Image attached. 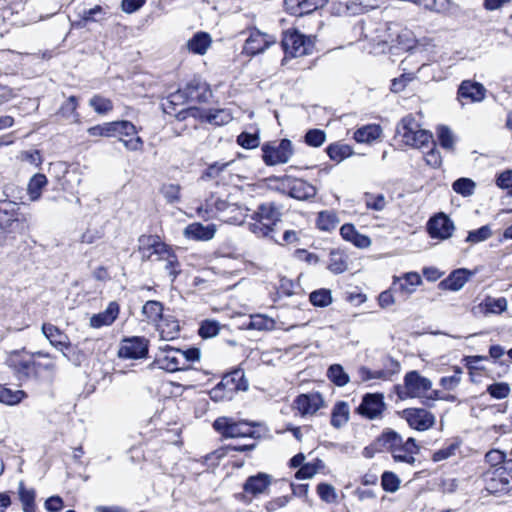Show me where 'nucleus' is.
<instances>
[{
	"label": "nucleus",
	"instance_id": "nucleus-1",
	"mask_svg": "<svg viewBox=\"0 0 512 512\" xmlns=\"http://www.w3.org/2000/svg\"><path fill=\"white\" fill-rule=\"evenodd\" d=\"M382 41L390 45V47L416 53H423L430 46L428 41L425 39L417 40L411 30L402 28L396 23H391L387 26V36Z\"/></svg>",
	"mask_w": 512,
	"mask_h": 512
},
{
	"label": "nucleus",
	"instance_id": "nucleus-2",
	"mask_svg": "<svg viewBox=\"0 0 512 512\" xmlns=\"http://www.w3.org/2000/svg\"><path fill=\"white\" fill-rule=\"evenodd\" d=\"M280 208L274 203L261 204L253 214L249 229L258 237L273 238L274 227L281 220Z\"/></svg>",
	"mask_w": 512,
	"mask_h": 512
},
{
	"label": "nucleus",
	"instance_id": "nucleus-3",
	"mask_svg": "<svg viewBox=\"0 0 512 512\" xmlns=\"http://www.w3.org/2000/svg\"><path fill=\"white\" fill-rule=\"evenodd\" d=\"M396 136L400 137L405 145L417 149L428 146L432 141V134L421 129L412 115H407L401 119L396 127Z\"/></svg>",
	"mask_w": 512,
	"mask_h": 512
},
{
	"label": "nucleus",
	"instance_id": "nucleus-4",
	"mask_svg": "<svg viewBox=\"0 0 512 512\" xmlns=\"http://www.w3.org/2000/svg\"><path fill=\"white\" fill-rule=\"evenodd\" d=\"M27 217L19 213L16 202L0 200V229L7 233L24 234L28 231Z\"/></svg>",
	"mask_w": 512,
	"mask_h": 512
},
{
	"label": "nucleus",
	"instance_id": "nucleus-5",
	"mask_svg": "<svg viewBox=\"0 0 512 512\" xmlns=\"http://www.w3.org/2000/svg\"><path fill=\"white\" fill-rule=\"evenodd\" d=\"M432 388L430 379L422 376L418 371H410L404 377V385L398 387L397 394L401 399H424Z\"/></svg>",
	"mask_w": 512,
	"mask_h": 512
},
{
	"label": "nucleus",
	"instance_id": "nucleus-6",
	"mask_svg": "<svg viewBox=\"0 0 512 512\" xmlns=\"http://www.w3.org/2000/svg\"><path fill=\"white\" fill-rule=\"evenodd\" d=\"M277 181L280 184L279 189L283 193L300 201L313 199L317 194L315 186L300 178L284 175L277 177Z\"/></svg>",
	"mask_w": 512,
	"mask_h": 512
},
{
	"label": "nucleus",
	"instance_id": "nucleus-7",
	"mask_svg": "<svg viewBox=\"0 0 512 512\" xmlns=\"http://www.w3.org/2000/svg\"><path fill=\"white\" fill-rule=\"evenodd\" d=\"M150 366L167 372H176L185 370V360L182 358L181 349L166 344L159 347Z\"/></svg>",
	"mask_w": 512,
	"mask_h": 512
},
{
	"label": "nucleus",
	"instance_id": "nucleus-8",
	"mask_svg": "<svg viewBox=\"0 0 512 512\" xmlns=\"http://www.w3.org/2000/svg\"><path fill=\"white\" fill-rule=\"evenodd\" d=\"M262 158L266 165L274 166L287 163L294 151L289 139H282L278 144L267 143L262 146Z\"/></svg>",
	"mask_w": 512,
	"mask_h": 512
},
{
	"label": "nucleus",
	"instance_id": "nucleus-9",
	"mask_svg": "<svg viewBox=\"0 0 512 512\" xmlns=\"http://www.w3.org/2000/svg\"><path fill=\"white\" fill-rule=\"evenodd\" d=\"M213 428L225 438L253 437V425L246 422H236L229 417H219L213 423Z\"/></svg>",
	"mask_w": 512,
	"mask_h": 512
},
{
	"label": "nucleus",
	"instance_id": "nucleus-10",
	"mask_svg": "<svg viewBox=\"0 0 512 512\" xmlns=\"http://www.w3.org/2000/svg\"><path fill=\"white\" fill-rule=\"evenodd\" d=\"M282 47L287 55L300 57L311 53L313 43L310 38L297 30H288L283 35Z\"/></svg>",
	"mask_w": 512,
	"mask_h": 512
},
{
	"label": "nucleus",
	"instance_id": "nucleus-11",
	"mask_svg": "<svg viewBox=\"0 0 512 512\" xmlns=\"http://www.w3.org/2000/svg\"><path fill=\"white\" fill-rule=\"evenodd\" d=\"M169 250L170 247L159 236L141 235L138 239V252L143 261L152 260L154 256L155 260L160 261Z\"/></svg>",
	"mask_w": 512,
	"mask_h": 512
},
{
	"label": "nucleus",
	"instance_id": "nucleus-12",
	"mask_svg": "<svg viewBox=\"0 0 512 512\" xmlns=\"http://www.w3.org/2000/svg\"><path fill=\"white\" fill-rule=\"evenodd\" d=\"M487 89L473 80H463L457 89V101L466 104L480 103L486 98Z\"/></svg>",
	"mask_w": 512,
	"mask_h": 512
},
{
	"label": "nucleus",
	"instance_id": "nucleus-13",
	"mask_svg": "<svg viewBox=\"0 0 512 512\" xmlns=\"http://www.w3.org/2000/svg\"><path fill=\"white\" fill-rule=\"evenodd\" d=\"M149 341L140 336L125 338L121 341L118 356L123 359H140L148 354Z\"/></svg>",
	"mask_w": 512,
	"mask_h": 512
},
{
	"label": "nucleus",
	"instance_id": "nucleus-14",
	"mask_svg": "<svg viewBox=\"0 0 512 512\" xmlns=\"http://www.w3.org/2000/svg\"><path fill=\"white\" fill-rule=\"evenodd\" d=\"M401 415L412 429L418 431H426L435 424L434 414L424 408H406Z\"/></svg>",
	"mask_w": 512,
	"mask_h": 512
},
{
	"label": "nucleus",
	"instance_id": "nucleus-15",
	"mask_svg": "<svg viewBox=\"0 0 512 512\" xmlns=\"http://www.w3.org/2000/svg\"><path fill=\"white\" fill-rule=\"evenodd\" d=\"M115 136L120 135V141L130 151H141L143 149V140L136 136V127L129 121L114 122Z\"/></svg>",
	"mask_w": 512,
	"mask_h": 512
},
{
	"label": "nucleus",
	"instance_id": "nucleus-16",
	"mask_svg": "<svg viewBox=\"0 0 512 512\" xmlns=\"http://www.w3.org/2000/svg\"><path fill=\"white\" fill-rule=\"evenodd\" d=\"M240 211V208L233 203H230L226 200L217 198L214 199L213 197L210 200L206 201L205 208L200 207L198 208V215L201 217H205V214L207 213H219L222 214L221 217L224 221H238L240 220V217L237 215L235 216H228L229 213H234ZM241 214V212H239Z\"/></svg>",
	"mask_w": 512,
	"mask_h": 512
},
{
	"label": "nucleus",
	"instance_id": "nucleus-17",
	"mask_svg": "<svg viewBox=\"0 0 512 512\" xmlns=\"http://www.w3.org/2000/svg\"><path fill=\"white\" fill-rule=\"evenodd\" d=\"M275 42L276 39L273 35L263 33L258 29H251L243 46V52L247 55L254 56L264 52Z\"/></svg>",
	"mask_w": 512,
	"mask_h": 512
},
{
	"label": "nucleus",
	"instance_id": "nucleus-18",
	"mask_svg": "<svg viewBox=\"0 0 512 512\" xmlns=\"http://www.w3.org/2000/svg\"><path fill=\"white\" fill-rule=\"evenodd\" d=\"M294 408L302 417L313 416L325 406L324 399L319 392L300 394L294 400Z\"/></svg>",
	"mask_w": 512,
	"mask_h": 512
},
{
	"label": "nucleus",
	"instance_id": "nucleus-19",
	"mask_svg": "<svg viewBox=\"0 0 512 512\" xmlns=\"http://www.w3.org/2000/svg\"><path fill=\"white\" fill-rule=\"evenodd\" d=\"M454 229L452 220L443 213L434 216L427 223V231L432 238L448 239L452 236Z\"/></svg>",
	"mask_w": 512,
	"mask_h": 512
},
{
	"label": "nucleus",
	"instance_id": "nucleus-20",
	"mask_svg": "<svg viewBox=\"0 0 512 512\" xmlns=\"http://www.w3.org/2000/svg\"><path fill=\"white\" fill-rule=\"evenodd\" d=\"M187 112L201 121H206L210 124L221 126L229 123L232 120L231 113L226 109H209L203 110L196 107H190Z\"/></svg>",
	"mask_w": 512,
	"mask_h": 512
},
{
	"label": "nucleus",
	"instance_id": "nucleus-21",
	"mask_svg": "<svg viewBox=\"0 0 512 512\" xmlns=\"http://www.w3.org/2000/svg\"><path fill=\"white\" fill-rule=\"evenodd\" d=\"M385 409V403L381 394H366L357 411L368 419L379 417Z\"/></svg>",
	"mask_w": 512,
	"mask_h": 512
},
{
	"label": "nucleus",
	"instance_id": "nucleus-22",
	"mask_svg": "<svg viewBox=\"0 0 512 512\" xmlns=\"http://www.w3.org/2000/svg\"><path fill=\"white\" fill-rule=\"evenodd\" d=\"M422 284V278L417 272L405 273L402 277H394L391 289L402 296L408 297Z\"/></svg>",
	"mask_w": 512,
	"mask_h": 512
},
{
	"label": "nucleus",
	"instance_id": "nucleus-23",
	"mask_svg": "<svg viewBox=\"0 0 512 512\" xmlns=\"http://www.w3.org/2000/svg\"><path fill=\"white\" fill-rule=\"evenodd\" d=\"M327 0H284L285 10L293 16H304L323 7Z\"/></svg>",
	"mask_w": 512,
	"mask_h": 512
},
{
	"label": "nucleus",
	"instance_id": "nucleus-24",
	"mask_svg": "<svg viewBox=\"0 0 512 512\" xmlns=\"http://www.w3.org/2000/svg\"><path fill=\"white\" fill-rule=\"evenodd\" d=\"M9 365L13 369L16 377L19 380L24 381L36 375L37 366H40V363L31 359H24L20 355L16 354L10 358Z\"/></svg>",
	"mask_w": 512,
	"mask_h": 512
},
{
	"label": "nucleus",
	"instance_id": "nucleus-25",
	"mask_svg": "<svg viewBox=\"0 0 512 512\" xmlns=\"http://www.w3.org/2000/svg\"><path fill=\"white\" fill-rule=\"evenodd\" d=\"M41 330L43 335L49 341V343L54 348L61 351L64 356H66L64 350L68 349L71 346V342L68 335L64 333L62 330H60L57 326L50 323H44L41 327Z\"/></svg>",
	"mask_w": 512,
	"mask_h": 512
},
{
	"label": "nucleus",
	"instance_id": "nucleus-26",
	"mask_svg": "<svg viewBox=\"0 0 512 512\" xmlns=\"http://www.w3.org/2000/svg\"><path fill=\"white\" fill-rule=\"evenodd\" d=\"M120 312L119 304L112 301L108 304L107 308L100 313L93 314L90 317L89 324L92 328L98 329L103 326H110L117 319Z\"/></svg>",
	"mask_w": 512,
	"mask_h": 512
},
{
	"label": "nucleus",
	"instance_id": "nucleus-27",
	"mask_svg": "<svg viewBox=\"0 0 512 512\" xmlns=\"http://www.w3.org/2000/svg\"><path fill=\"white\" fill-rule=\"evenodd\" d=\"M419 452V447L414 438H408L402 441L392 452V457L396 462H403L410 465L415 463V454Z\"/></svg>",
	"mask_w": 512,
	"mask_h": 512
},
{
	"label": "nucleus",
	"instance_id": "nucleus-28",
	"mask_svg": "<svg viewBox=\"0 0 512 512\" xmlns=\"http://www.w3.org/2000/svg\"><path fill=\"white\" fill-rule=\"evenodd\" d=\"M471 275L472 273L464 268L454 270L438 284V287L441 290L459 291L468 282Z\"/></svg>",
	"mask_w": 512,
	"mask_h": 512
},
{
	"label": "nucleus",
	"instance_id": "nucleus-29",
	"mask_svg": "<svg viewBox=\"0 0 512 512\" xmlns=\"http://www.w3.org/2000/svg\"><path fill=\"white\" fill-rule=\"evenodd\" d=\"M188 101L206 102L211 96L208 85L199 79H193L187 83L184 89Z\"/></svg>",
	"mask_w": 512,
	"mask_h": 512
},
{
	"label": "nucleus",
	"instance_id": "nucleus-30",
	"mask_svg": "<svg viewBox=\"0 0 512 512\" xmlns=\"http://www.w3.org/2000/svg\"><path fill=\"white\" fill-rule=\"evenodd\" d=\"M270 484L271 477L268 474L258 473L257 475L250 476L246 480L243 489L246 493L257 496L265 493Z\"/></svg>",
	"mask_w": 512,
	"mask_h": 512
},
{
	"label": "nucleus",
	"instance_id": "nucleus-31",
	"mask_svg": "<svg viewBox=\"0 0 512 512\" xmlns=\"http://www.w3.org/2000/svg\"><path fill=\"white\" fill-rule=\"evenodd\" d=\"M220 386H223L230 394H234L239 390H247L248 383L244 380V373L241 370H234L230 374L225 375L220 381Z\"/></svg>",
	"mask_w": 512,
	"mask_h": 512
},
{
	"label": "nucleus",
	"instance_id": "nucleus-32",
	"mask_svg": "<svg viewBox=\"0 0 512 512\" xmlns=\"http://www.w3.org/2000/svg\"><path fill=\"white\" fill-rule=\"evenodd\" d=\"M216 232L214 224L203 225L201 223H192L185 228L184 234L188 238L195 240H211Z\"/></svg>",
	"mask_w": 512,
	"mask_h": 512
},
{
	"label": "nucleus",
	"instance_id": "nucleus-33",
	"mask_svg": "<svg viewBox=\"0 0 512 512\" xmlns=\"http://www.w3.org/2000/svg\"><path fill=\"white\" fill-rule=\"evenodd\" d=\"M186 102H188L187 96L185 94V91L182 89H178L174 93H171L163 102H162V109L166 114L175 115L176 117H179L184 110H177L178 106L184 105Z\"/></svg>",
	"mask_w": 512,
	"mask_h": 512
},
{
	"label": "nucleus",
	"instance_id": "nucleus-34",
	"mask_svg": "<svg viewBox=\"0 0 512 512\" xmlns=\"http://www.w3.org/2000/svg\"><path fill=\"white\" fill-rule=\"evenodd\" d=\"M211 36L206 32H197L186 43L189 52L197 55H204L211 46Z\"/></svg>",
	"mask_w": 512,
	"mask_h": 512
},
{
	"label": "nucleus",
	"instance_id": "nucleus-35",
	"mask_svg": "<svg viewBox=\"0 0 512 512\" xmlns=\"http://www.w3.org/2000/svg\"><path fill=\"white\" fill-rule=\"evenodd\" d=\"M340 234L343 239L350 241L358 248H367L371 245L368 236L360 234L352 224H344L340 228Z\"/></svg>",
	"mask_w": 512,
	"mask_h": 512
},
{
	"label": "nucleus",
	"instance_id": "nucleus-36",
	"mask_svg": "<svg viewBox=\"0 0 512 512\" xmlns=\"http://www.w3.org/2000/svg\"><path fill=\"white\" fill-rule=\"evenodd\" d=\"M411 58H412V55H409L404 60H402L400 66H401L403 73L399 77L394 78L392 80V83H391V91L392 92L399 93V92L404 91L406 86L416 78V73L407 72L408 65L410 63Z\"/></svg>",
	"mask_w": 512,
	"mask_h": 512
},
{
	"label": "nucleus",
	"instance_id": "nucleus-37",
	"mask_svg": "<svg viewBox=\"0 0 512 512\" xmlns=\"http://www.w3.org/2000/svg\"><path fill=\"white\" fill-rule=\"evenodd\" d=\"M489 486L494 492H508L512 488V476L508 475L504 468H497L493 472Z\"/></svg>",
	"mask_w": 512,
	"mask_h": 512
},
{
	"label": "nucleus",
	"instance_id": "nucleus-38",
	"mask_svg": "<svg viewBox=\"0 0 512 512\" xmlns=\"http://www.w3.org/2000/svg\"><path fill=\"white\" fill-rule=\"evenodd\" d=\"M157 330L162 340L170 341L178 336L180 326L174 317L165 316L157 323Z\"/></svg>",
	"mask_w": 512,
	"mask_h": 512
},
{
	"label": "nucleus",
	"instance_id": "nucleus-39",
	"mask_svg": "<svg viewBox=\"0 0 512 512\" xmlns=\"http://www.w3.org/2000/svg\"><path fill=\"white\" fill-rule=\"evenodd\" d=\"M402 441V437L397 432L387 429L377 438L375 445L377 449L386 450L392 454Z\"/></svg>",
	"mask_w": 512,
	"mask_h": 512
},
{
	"label": "nucleus",
	"instance_id": "nucleus-40",
	"mask_svg": "<svg viewBox=\"0 0 512 512\" xmlns=\"http://www.w3.org/2000/svg\"><path fill=\"white\" fill-rule=\"evenodd\" d=\"M350 417V408L347 402L339 401L337 402L331 413V425L339 429L343 427L348 421Z\"/></svg>",
	"mask_w": 512,
	"mask_h": 512
},
{
	"label": "nucleus",
	"instance_id": "nucleus-41",
	"mask_svg": "<svg viewBox=\"0 0 512 512\" xmlns=\"http://www.w3.org/2000/svg\"><path fill=\"white\" fill-rule=\"evenodd\" d=\"M18 496L24 512H36V491L34 488H27L23 481L19 482Z\"/></svg>",
	"mask_w": 512,
	"mask_h": 512
},
{
	"label": "nucleus",
	"instance_id": "nucleus-42",
	"mask_svg": "<svg viewBox=\"0 0 512 512\" xmlns=\"http://www.w3.org/2000/svg\"><path fill=\"white\" fill-rule=\"evenodd\" d=\"M142 314L150 323L157 324L165 316H163V305L159 301L149 300L142 307Z\"/></svg>",
	"mask_w": 512,
	"mask_h": 512
},
{
	"label": "nucleus",
	"instance_id": "nucleus-43",
	"mask_svg": "<svg viewBox=\"0 0 512 512\" xmlns=\"http://www.w3.org/2000/svg\"><path fill=\"white\" fill-rule=\"evenodd\" d=\"M382 130L379 125H366L354 133V139L359 143H369L380 137Z\"/></svg>",
	"mask_w": 512,
	"mask_h": 512
},
{
	"label": "nucleus",
	"instance_id": "nucleus-44",
	"mask_svg": "<svg viewBox=\"0 0 512 512\" xmlns=\"http://www.w3.org/2000/svg\"><path fill=\"white\" fill-rule=\"evenodd\" d=\"M47 184V178L44 174H35L28 183V194L32 201H36L41 196L42 189Z\"/></svg>",
	"mask_w": 512,
	"mask_h": 512
},
{
	"label": "nucleus",
	"instance_id": "nucleus-45",
	"mask_svg": "<svg viewBox=\"0 0 512 512\" xmlns=\"http://www.w3.org/2000/svg\"><path fill=\"white\" fill-rule=\"evenodd\" d=\"M327 377L332 383L339 387L345 386L350 380L349 375L340 364L331 365L328 368Z\"/></svg>",
	"mask_w": 512,
	"mask_h": 512
},
{
	"label": "nucleus",
	"instance_id": "nucleus-46",
	"mask_svg": "<svg viewBox=\"0 0 512 512\" xmlns=\"http://www.w3.org/2000/svg\"><path fill=\"white\" fill-rule=\"evenodd\" d=\"M331 160L341 162L352 155V149L346 144H331L326 149Z\"/></svg>",
	"mask_w": 512,
	"mask_h": 512
},
{
	"label": "nucleus",
	"instance_id": "nucleus-47",
	"mask_svg": "<svg viewBox=\"0 0 512 512\" xmlns=\"http://www.w3.org/2000/svg\"><path fill=\"white\" fill-rule=\"evenodd\" d=\"M25 392L22 390H12L0 384V402L7 405L18 404L23 397Z\"/></svg>",
	"mask_w": 512,
	"mask_h": 512
},
{
	"label": "nucleus",
	"instance_id": "nucleus-48",
	"mask_svg": "<svg viewBox=\"0 0 512 512\" xmlns=\"http://www.w3.org/2000/svg\"><path fill=\"white\" fill-rule=\"evenodd\" d=\"M249 329L255 330H272L275 327V321L272 318H269L265 315L257 314L251 316L250 322L247 326Z\"/></svg>",
	"mask_w": 512,
	"mask_h": 512
},
{
	"label": "nucleus",
	"instance_id": "nucleus-49",
	"mask_svg": "<svg viewBox=\"0 0 512 512\" xmlns=\"http://www.w3.org/2000/svg\"><path fill=\"white\" fill-rule=\"evenodd\" d=\"M400 483V478L393 472L385 471L381 476V486L386 492H396L400 487Z\"/></svg>",
	"mask_w": 512,
	"mask_h": 512
},
{
	"label": "nucleus",
	"instance_id": "nucleus-50",
	"mask_svg": "<svg viewBox=\"0 0 512 512\" xmlns=\"http://www.w3.org/2000/svg\"><path fill=\"white\" fill-rule=\"evenodd\" d=\"M475 186L473 180L469 178H459L453 183L452 188L456 193L467 197L474 193Z\"/></svg>",
	"mask_w": 512,
	"mask_h": 512
},
{
	"label": "nucleus",
	"instance_id": "nucleus-51",
	"mask_svg": "<svg viewBox=\"0 0 512 512\" xmlns=\"http://www.w3.org/2000/svg\"><path fill=\"white\" fill-rule=\"evenodd\" d=\"M309 298L310 302L318 307H326L332 302L331 292L327 289L313 291Z\"/></svg>",
	"mask_w": 512,
	"mask_h": 512
},
{
	"label": "nucleus",
	"instance_id": "nucleus-52",
	"mask_svg": "<svg viewBox=\"0 0 512 512\" xmlns=\"http://www.w3.org/2000/svg\"><path fill=\"white\" fill-rule=\"evenodd\" d=\"M437 136L440 145L446 150H453L455 138L452 131L447 126H440L437 129Z\"/></svg>",
	"mask_w": 512,
	"mask_h": 512
},
{
	"label": "nucleus",
	"instance_id": "nucleus-53",
	"mask_svg": "<svg viewBox=\"0 0 512 512\" xmlns=\"http://www.w3.org/2000/svg\"><path fill=\"white\" fill-rule=\"evenodd\" d=\"M462 369L458 366L454 367V374L451 376H444L440 379L439 384L448 391L454 390L461 382Z\"/></svg>",
	"mask_w": 512,
	"mask_h": 512
},
{
	"label": "nucleus",
	"instance_id": "nucleus-54",
	"mask_svg": "<svg viewBox=\"0 0 512 512\" xmlns=\"http://www.w3.org/2000/svg\"><path fill=\"white\" fill-rule=\"evenodd\" d=\"M89 104L98 114H105L113 109L111 100L100 95L93 96Z\"/></svg>",
	"mask_w": 512,
	"mask_h": 512
},
{
	"label": "nucleus",
	"instance_id": "nucleus-55",
	"mask_svg": "<svg viewBox=\"0 0 512 512\" xmlns=\"http://www.w3.org/2000/svg\"><path fill=\"white\" fill-rule=\"evenodd\" d=\"M328 269L334 274H340L346 271L347 263L344 256L340 253L332 252L330 254Z\"/></svg>",
	"mask_w": 512,
	"mask_h": 512
},
{
	"label": "nucleus",
	"instance_id": "nucleus-56",
	"mask_svg": "<svg viewBox=\"0 0 512 512\" xmlns=\"http://www.w3.org/2000/svg\"><path fill=\"white\" fill-rule=\"evenodd\" d=\"M160 261L166 262L165 270L171 276V280L174 281L177 275L179 274V270H177V268L179 267V262L177 256L174 254L171 248L167 252V255H165Z\"/></svg>",
	"mask_w": 512,
	"mask_h": 512
},
{
	"label": "nucleus",
	"instance_id": "nucleus-57",
	"mask_svg": "<svg viewBox=\"0 0 512 512\" xmlns=\"http://www.w3.org/2000/svg\"><path fill=\"white\" fill-rule=\"evenodd\" d=\"M492 236V230L489 225H484L480 227L479 229L472 230L468 233V236L466 238L467 242L470 243H479L482 241L487 240Z\"/></svg>",
	"mask_w": 512,
	"mask_h": 512
},
{
	"label": "nucleus",
	"instance_id": "nucleus-58",
	"mask_svg": "<svg viewBox=\"0 0 512 512\" xmlns=\"http://www.w3.org/2000/svg\"><path fill=\"white\" fill-rule=\"evenodd\" d=\"M220 331V324L215 320H205L199 328V335L202 338L215 337Z\"/></svg>",
	"mask_w": 512,
	"mask_h": 512
},
{
	"label": "nucleus",
	"instance_id": "nucleus-59",
	"mask_svg": "<svg viewBox=\"0 0 512 512\" xmlns=\"http://www.w3.org/2000/svg\"><path fill=\"white\" fill-rule=\"evenodd\" d=\"M485 309L488 313L500 314L507 309V300L504 297L488 298L485 301Z\"/></svg>",
	"mask_w": 512,
	"mask_h": 512
},
{
	"label": "nucleus",
	"instance_id": "nucleus-60",
	"mask_svg": "<svg viewBox=\"0 0 512 512\" xmlns=\"http://www.w3.org/2000/svg\"><path fill=\"white\" fill-rule=\"evenodd\" d=\"M317 493L319 497L327 503H333L337 500L335 488L330 484L320 483L317 486Z\"/></svg>",
	"mask_w": 512,
	"mask_h": 512
},
{
	"label": "nucleus",
	"instance_id": "nucleus-61",
	"mask_svg": "<svg viewBox=\"0 0 512 512\" xmlns=\"http://www.w3.org/2000/svg\"><path fill=\"white\" fill-rule=\"evenodd\" d=\"M326 139V134L320 129H311L305 135V142L312 147L321 146Z\"/></svg>",
	"mask_w": 512,
	"mask_h": 512
},
{
	"label": "nucleus",
	"instance_id": "nucleus-62",
	"mask_svg": "<svg viewBox=\"0 0 512 512\" xmlns=\"http://www.w3.org/2000/svg\"><path fill=\"white\" fill-rule=\"evenodd\" d=\"M487 392L496 399H504L510 393V387L507 383H493L487 387Z\"/></svg>",
	"mask_w": 512,
	"mask_h": 512
},
{
	"label": "nucleus",
	"instance_id": "nucleus-63",
	"mask_svg": "<svg viewBox=\"0 0 512 512\" xmlns=\"http://www.w3.org/2000/svg\"><path fill=\"white\" fill-rule=\"evenodd\" d=\"M237 143L245 149H254L259 146L260 140L256 134L242 132L237 137Z\"/></svg>",
	"mask_w": 512,
	"mask_h": 512
},
{
	"label": "nucleus",
	"instance_id": "nucleus-64",
	"mask_svg": "<svg viewBox=\"0 0 512 512\" xmlns=\"http://www.w3.org/2000/svg\"><path fill=\"white\" fill-rule=\"evenodd\" d=\"M78 106V100L75 96H70L66 102L60 107V113L66 118L76 117V109Z\"/></svg>",
	"mask_w": 512,
	"mask_h": 512
}]
</instances>
